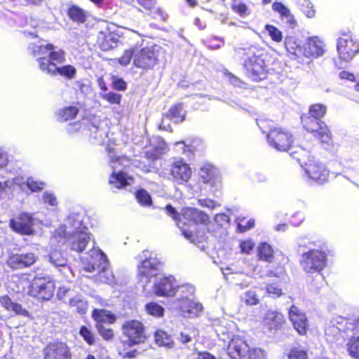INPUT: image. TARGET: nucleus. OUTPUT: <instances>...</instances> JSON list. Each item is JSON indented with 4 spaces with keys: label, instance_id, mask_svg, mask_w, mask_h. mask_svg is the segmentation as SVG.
<instances>
[{
    "label": "nucleus",
    "instance_id": "f257e3e1",
    "mask_svg": "<svg viewBox=\"0 0 359 359\" xmlns=\"http://www.w3.org/2000/svg\"><path fill=\"white\" fill-rule=\"evenodd\" d=\"M132 59L135 67L147 72L154 69L159 64L158 50L156 45L146 46L139 49L137 46L124 50L117 59L121 66H128Z\"/></svg>",
    "mask_w": 359,
    "mask_h": 359
},
{
    "label": "nucleus",
    "instance_id": "f03ea898",
    "mask_svg": "<svg viewBox=\"0 0 359 359\" xmlns=\"http://www.w3.org/2000/svg\"><path fill=\"white\" fill-rule=\"evenodd\" d=\"M257 124L264 133H266L267 142L274 149L285 152L293 147L295 138L289 129L281 126L273 127V121L266 118H257Z\"/></svg>",
    "mask_w": 359,
    "mask_h": 359
},
{
    "label": "nucleus",
    "instance_id": "7ed1b4c3",
    "mask_svg": "<svg viewBox=\"0 0 359 359\" xmlns=\"http://www.w3.org/2000/svg\"><path fill=\"white\" fill-rule=\"evenodd\" d=\"M237 53L240 60L243 61L248 78L255 82L266 79L268 69L265 55L261 50L256 47H249L239 49Z\"/></svg>",
    "mask_w": 359,
    "mask_h": 359
},
{
    "label": "nucleus",
    "instance_id": "20e7f679",
    "mask_svg": "<svg viewBox=\"0 0 359 359\" xmlns=\"http://www.w3.org/2000/svg\"><path fill=\"white\" fill-rule=\"evenodd\" d=\"M32 54L37 57L39 67L45 73L48 72L55 62L62 65L66 60L65 51L61 48L56 50V47L50 43L35 46Z\"/></svg>",
    "mask_w": 359,
    "mask_h": 359
},
{
    "label": "nucleus",
    "instance_id": "39448f33",
    "mask_svg": "<svg viewBox=\"0 0 359 359\" xmlns=\"http://www.w3.org/2000/svg\"><path fill=\"white\" fill-rule=\"evenodd\" d=\"M55 288V282L50 277L36 276L28 286L27 294L40 302H46L54 296Z\"/></svg>",
    "mask_w": 359,
    "mask_h": 359
},
{
    "label": "nucleus",
    "instance_id": "423d86ee",
    "mask_svg": "<svg viewBox=\"0 0 359 359\" xmlns=\"http://www.w3.org/2000/svg\"><path fill=\"white\" fill-rule=\"evenodd\" d=\"M327 255L321 249H311L301 256L300 266L306 273H320L327 265Z\"/></svg>",
    "mask_w": 359,
    "mask_h": 359
},
{
    "label": "nucleus",
    "instance_id": "0eeeda50",
    "mask_svg": "<svg viewBox=\"0 0 359 359\" xmlns=\"http://www.w3.org/2000/svg\"><path fill=\"white\" fill-rule=\"evenodd\" d=\"M90 260L88 261L83 269L88 272L97 271V279L100 282L108 283L112 276L107 266L105 255L100 250H90Z\"/></svg>",
    "mask_w": 359,
    "mask_h": 359
},
{
    "label": "nucleus",
    "instance_id": "6e6552de",
    "mask_svg": "<svg viewBox=\"0 0 359 359\" xmlns=\"http://www.w3.org/2000/svg\"><path fill=\"white\" fill-rule=\"evenodd\" d=\"M123 335L130 346L144 344L148 339L144 324L138 320H128L121 326Z\"/></svg>",
    "mask_w": 359,
    "mask_h": 359
},
{
    "label": "nucleus",
    "instance_id": "1a4fd4ad",
    "mask_svg": "<svg viewBox=\"0 0 359 359\" xmlns=\"http://www.w3.org/2000/svg\"><path fill=\"white\" fill-rule=\"evenodd\" d=\"M162 262L156 257H147L137 266V276L139 281L149 283L153 277L160 273Z\"/></svg>",
    "mask_w": 359,
    "mask_h": 359
},
{
    "label": "nucleus",
    "instance_id": "9d476101",
    "mask_svg": "<svg viewBox=\"0 0 359 359\" xmlns=\"http://www.w3.org/2000/svg\"><path fill=\"white\" fill-rule=\"evenodd\" d=\"M337 50L340 59L351 60L359 53V41L348 33H343L337 39Z\"/></svg>",
    "mask_w": 359,
    "mask_h": 359
},
{
    "label": "nucleus",
    "instance_id": "9b49d317",
    "mask_svg": "<svg viewBox=\"0 0 359 359\" xmlns=\"http://www.w3.org/2000/svg\"><path fill=\"white\" fill-rule=\"evenodd\" d=\"M306 130L313 135L321 144H330L332 142V134L329 126L325 123H315L309 118H306L304 121V127Z\"/></svg>",
    "mask_w": 359,
    "mask_h": 359
},
{
    "label": "nucleus",
    "instance_id": "f8f14e48",
    "mask_svg": "<svg viewBox=\"0 0 359 359\" xmlns=\"http://www.w3.org/2000/svg\"><path fill=\"white\" fill-rule=\"evenodd\" d=\"M179 286L173 276H163L156 280L153 285V292L157 297H175Z\"/></svg>",
    "mask_w": 359,
    "mask_h": 359
},
{
    "label": "nucleus",
    "instance_id": "ddd939ff",
    "mask_svg": "<svg viewBox=\"0 0 359 359\" xmlns=\"http://www.w3.org/2000/svg\"><path fill=\"white\" fill-rule=\"evenodd\" d=\"M170 175L174 182L182 185L189 181L192 176V170L187 163L183 159H179L170 165Z\"/></svg>",
    "mask_w": 359,
    "mask_h": 359
},
{
    "label": "nucleus",
    "instance_id": "4468645a",
    "mask_svg": "<svg viewBox=\"0 0 359 359\" xmlns=\"http://www.w3.org/2000/svg\"><path fill=\"white\" fill-rule=\"evenodd\" d=\"M33 218L25 212L20 213L17 217L12 218L9 221L10 228L15 233L22 236H29L33 234Z\"/></svg>",
    "mask_w": 359,
    "mask_h": 359
},
{
    "label": "nucleus",
    "instance_id": "2eb2a0df",
    "mask_svg": "<svg viewBox=\"0 0 359 359\" xmlns=\"http://www.w3.org/2000/svg\"><path fill=\"white\" fill-rule=\"evenodd\" d=\"M45 359H72L70 348L63 341H55L48 343L43 350Z\"/></svg>",
    "mask_w": 359,
    "mask_h": 359
},
{
    "label": "nucleus",
    "instance_id": "dca6fc26",
    "mask_svg": "<svg viewBox=\"0 0 359 359\" xmlns=\"http://www.w3.org/2000/svg\"><path fill=\"white\" fill-rule=\"evenodd\" d=\"M37 260V255L32 252L12 253L8 257L6 264L13 269H20L30 267Z\"/></svg>",
    "mask_w": 359,
    "mask_h": 359
},
{
    "label": "nucleus",
    "instance_id": "f3484780",
    "mask_svg": "<svg viewBox=\"0 0 359 359\" xmlns=\"http://www.w3.org/2000/svg\"><path fill=\"white\" fill-rule=\"evenodd\" d=\"M304 169L309 179L319 184H323L329 180L330 170L324 164L315 159L309 163Z\"/></svg>",
    "mask_w": 359,
    "mask_h": 359
},
{
    "label": "nucleus",
    "instance_id": "a211bd4d",
    "mask_svg": "<svg viewBox=\"0 0 359 359\" xmlns=\"http://www.w3.org/2000/svg\"><path fill=\"white\" fill-rule=\"evenodd\" d=\"M325 53V44L318 36H311L306 40L303 48V55L308 58H318Z\"/></svg>",
    "mask_w": 359,
    "mask_h": 359
},
{
    "label": "nucleus",
    "instance_id": "6ab92c4d",
    "mask_svg": "<svg viewBox=\"0 0 359 359\" xmlns=\"http://www.w3.org/2000/svg\"><path fill=\"white\" fill-rule=\"evenodd\" d=\"M198 175L200 182L212 187L217 186L221 182L217 168L210 163H204L199 168Z\"/></svg>",
    "mask_w": 359,
    "mask_h": 359
},
{
    "label": "nucleus",
    "instance_id": "aec40b11",
    "mask_svg": "<svg viewBox=\"0 0 359 359\" xmlns=\"http://www.w3.org/2000/svg\"><path fill=\"white\" fill-rule=\"evenodd\" d=\"M248 349V344L242 337L234 336L229 342L227 354L231 359H243Z\"/></svg>",
    "mask_w": 359,
    "mask_h": 359
},
{
    "label": "nucleus",
    "instance_id": "412c9836",
    "mask_svg": "<svg viewBox=\"0 0 359 359\" xmlns=\"http://www.w3.org/2000/svg\"><path fill=\"white\" fill-rule=\"evenodd\" d=\"M285 323L284 316L277 311H268L264 319V328L271 333L282 330Z\"/></svg>",
    "mask_w": 359,
    "mask_h": 359
},
{
    "label": "nucleus",
    "instance_id": "4be33fe9",
    "mask_svg": "<svg viewBox=\"0 0 359 359\" xmlns=\"http://www.w3.org/2000/svg\"><path fill=\"white\" fill-rule=\"evenodd\" d=\"M289 318L297 332L300 335H306L309 324L305 314L300 312L296 306L292 305L289 311Z\"/></svg>",
    "mask_w": 359,
    "mask_h": 359
},
{
    "label": "nucleus",
    "instance_id": "5701e85b",
    "mask_svg": "<svg viewBox=\"0 0 359 359\" xmlns=\"http://www.w3.org/2000/svg\"><path fill=\"white\" fill-rule=\"evenodd\" d=\"M119 42L118 35L108 29L98 33L97 44L102 51H108L116 48Z\"/></svg>",
    "mask_w": 359,
    "mask_h": 359
},
{
    "label": "nucleus",
    "instance_id": "b1692460",
    "mask_svg": "<svg viewBox=\"0 0 359 359\" xmlns=\"http://www.w3.org/2000/svg\"><path fill=\"white\" fill-rule=\"evenodd\" d=\"M182 217L197 225L208 226L210 223L209 215L196 208H187L183 210Z\"/></svg>",
    "mask_w": 359,
    "mask_h": 359
},
{
    "label": "nucleus",
    "instance_id": "393cba45",
    "mask_svg": "<svg viewBox=\"0 0 359 359\" xmlns=\"http://www.w3.org/2000/svg\"><path fill=\"white\" fill-rule=\"evenodd\" d=\"M160 158L157 148H153L144 152L143 156L137 161V168L144 172H149L154 168L156 161Z\"/></svg>",
    "mask_w": 359,
    "mask_h": 359
},
{
    "label": "nucleus",
    "instance_id": "a878e982",
    "mask_svg": "<svg viewBox=\"0 0 359 359\" xmlns=\"http://www.w3.org/2000/svg\"><path fill=\"white\" fill-rule=\"evenodd\" d=\"M327 107L325 105L320 103H316L310 105L308 114H303L301 116V122L304 127V121L307 118L316 124L322 123L321 119L325 116Z\"/></svg>",
    "mask_w": 359,
    "mask_h": 359
},
{
    "label": "nucleus",
    "instance_id": "bb28decb",
    "mask_svg": "<svg viewBox=\"0 0 359 359\" xmlns=\"http://www.w3.org/2000/svg\"><path fill=\"white\" fill-rule=\"evenodd\" d=\"M91 317L95 322V327L104 325V323L113 324L116 320V316L110 311L102 309H94Z\"/></svg>",
    "mask_w": 359,
    "mask_h": 359
},
{
    "label": "nucleus",
    "instance_id": "cd10ccee",
    "mask_svg": "<svg viewBox=\"0 0 359 359\" xmlns=\"http://www.w3.org/2000/svg\"><path fill=\"white\" fill-rule=\"evenodd\" d=\"M70 248L72 250L81 252L86 248L90 240L89 233L83 231H77L72 234Z\"/></svg>",
    "mask_w": 359,
    "mask_h": 359
},
{
    "label": "nucleus",
    "instance_id": "c85d7f7f",
    "mask_svg": "<svg viewBox=\"0 0 359 359\" xmlns=\"http://www.w3.org/2000/svg\"><path fill=\"white\" fill-rule=\"evenodd\" d=\"M57 65L59 64L55 62L46 74L52 76L60 75L67 79H72L75 77L76 69L73 65L57 66Z\"/></svg>",
    "mask_w": 359,
    "mask_h": 359
},
{
    "label": "nucleus",
    "instance_id": "c756f323",
    "mask_svg": "<svg viewBox=\"0 0 359 359\" xmlns=\"http://www.w3.org/2000/svg\"><path fill=\"white\" fill-rule=\"evenodd\" d=\"M1 306L8 311H13L16 315L22 316H29V312L23 309L22 305L17 302H13L8 295H4L0 298Z\"/></svg>",
    "mask_w": 359,
    "mask_h": 359
},
{
    "label": "nucleus",
    "instance_id": "7c9ffc66",
    "mask_svg": "<svg viewBox=\"0 0 359 359\" xmlns=\"http://www.w3.org/2000/svg\"><path fill=\"white\" fill-rule=\"evenodd\" d=\"M154 337V342L158 346L172 348L175 346L172 336L162 329L156 330Z\"/></svg>",
    "mask_w": 359,
    "mask_h": 359
},
{
    "label": "nucleus",
    "instance_id": "2f4dec72",
    "mask_svg": "<svg viewBox=\"0 0 359 359\" xmlns=\"http://www.w3.org/2000/svg\"><path fill=\"white\" fill-rule=\"evenodd\" d=\"M182 109V103H176L171 106L163 116L170 121L182 123L186 119V113L183 111Z\"/></svg>",
    "mask_w": 359,
    "mask_h": 359
},
{
    "label": "nucleus",
    "instance_id": "473e14b6",
    "mask_svg": "<svg viewBox=\"0 0 359 359\" xmlns=\"http://www.w3.org/2000/svg\"><path fill=\"white\" fill-rule=\"evenodd\" d=\"M165 212L168 215L170 216L177 224L179 227L181 229L182 235L187 239L190 240L191 242L194 243L195 240L194 238V234L191 231L186 230L182 226H180V215L176 210V209L171 205L168 204L165 207Z\"/></svg>",
    "mask_w": 359,
    "mask_h": 359
},
{
    "label": "nucleus",
    "instance_id": "72a5a7b5",
    "mask_svg": "<svg viewBox=\"0 0 359 359\" xmlns=\"http://www.w3.org/2000/svg\"><path fill=\"white\" fill-rule=\"evenodd\" d=\"M292 157L295 159L304 168L311 163L314 158L311 156V151L302 147H299L291 154Z\"/></svg>",
    "mask_w": 359,
    "mask_h": 359
},
{
    "label": "nucleus",
    "instance_id": "f704fd0d",
    "mask_svg": "<svg viewBox=\"0 0 359 359\" xmlns=\"http://www.w3.org/2000/svg\"><path fill=\"white\" fill-rule=\"evenodd\" d=\"M67 15L71 20L78 24L84 23L87 18V12L76 5H70Z\"/></svg>",
    "mask_w": 359,
    "mask_h": 359
},
{
    "label": "nucleus",
    "instance_id": "c9c22d12",
    "mask_svg": "<svg viewBox=\"0 0 359 359\" xmlns=\"http://www.w3.org/2000/svg\"><path fill=\"white\" fill-rule=\"evenodd\" d=\"M286 359H309V348L302 345L291 346L285 353Z\"/></svg>",
    "mask_w": 359,
    "mask_h": 359
},
{
    "label": "nucleus",
    "instance_id": "e433bc0d",
    "mask_svg": "<svg viewBox=\"0 0 359 359\" xmlns=\"http://www.w3.org/2000/svg\"><path fill=\"white\" fill-rule=\"evenodd\" d=\"M79 109L76 106L65 107L57 112V120L61 122L72 120L78 115Z\"/></svg>",
    "mask_w": 359,
    "mask_h": 359
},
{
    "label": "nucleus",
    "instance_id": "4c0bfd02",
    "mask_svg": "<svg viewBox=\"0 0 359 359\" xmlns=\"http://www.w3.org/2000/svg\"><path fill=\"white\" fill-rule=\"evenodd\" d=\"M257 255L259 260L271 262L273 258V250L269 244L262 243L257 248Z\"/></svg>",
    "mask_w": 359,
    "mask_h": 359
},
{
    "label": "nucleus",
    "instance_id": "58836bf2",
    "mask_svg": "<svg viewBox=\"0 0 359 359\" xmlns=\"http://www.w3.org/2000/svg\"><path fill=\"white\" fill-rule=\"evenodd\" d=\"M109 182L117 189H122L129 184L127 180V174L123 171L112 172L110 175Z\"/></svg>",
    "mask_w": 359,
    "mask_h": 359
},
{
    "label": "nucleus",
    "instance_id": "ea45409f",
    "mask_svg": "<svg viewBox=\"0 0 359 359\" xmlns=\"http://www.w3.org/2000/svg\"><path fill=\"white\" fill-rule=\"evenodd\" d=\"M146 313L153 317L160 318L164 316L165 309L156 302H149L144 305Z\"/></svg>",
    "mask_w": 359,
    "mask_h": 359
},
{
    "label": "nucleus",
    "instance_id": "a19ab883",
    "mask_svg": "<svg viewBox=\"0 0 359 359\" xmlns=\"http://www.w3.org/2000/svg\"><path fill=\"white\" fill-rule=\"evenodd\" d=\"M69 306L75 308V311L78 314L83 316L88 311V304L87 301L78 297H74L69 299Z\"/></svg>",
    "mask_w": 359,
    "mask_h": 359
},
{
    "label": "nucleus",
    "instance_id": "79ce46f5",
    "mask_svg": "<svg viewBox=\"0 0 359 359\" xmlns=\"http://www.w3.org/2000/svg\"><path fill=\"white\" fill-rule=\"evenodd\" d=\"M348 354L353 358L359 359V336L351 337L347 344Z\"/></svg>",
    "mask_w": 359,
    "mask_h": 359
},
{
    "label": "nucleus",
    "instance_id": "37998d69",
    "mask_svg": "<svg viewBox=\"0 0 359 359\" xmlns=\"http://www.w3.org/2000/svg\"><path fill=\"white\" fill-rule=\"evenodd\" d=\"M285 46L287 51L292 55H297L301 52V46L293 36H287L285 39Z\"/></svg>",
    "mask_w": 359,
    "mask_h": 359
},
{
    "label": "nucleus",
    "instance_id": "c03bdc74",
    "mask_svg": "<svg viewBox=\"0 0 359 359\" xmlns=\"http://www.w3.org/2000/svg\"><path fill=\"white\" fill-rule=\"evenodd\" d=\"M138 4L150 14L162 15V11L156 7V0H137Z\"/></svg>",
    "mask_w": 359,
    "mask_h": 359
},
{
    "label": "nucleus",
    "instance_id": "a18cd8bd",
    "mask_svg": "<svg viewBox=\"0 0 359 359\" xmlns=\"http://www.w3.org/2000/svg\"><path fill=\"white\" fill-rule=\"evenodd\" d=\"M50 262L55 266H64L67 262V258L60 250H55L49 255Z\"/></svg>",
    "mask_w": 359,
    "mask_h": 359
},
{
    "label": "nucleus",
    "instance_id": "49530a36",
    "mask_svg": "<svg viewBox=\"0 0 359 359\" xmlns=\"http://www.w3.org/2000/svg\"><path fill=\"white\" fill-rule=\"evenodd\" d=\"M135 198L137 202L142 206H150L152 199L150 194L144 189H140L135 191Z\"/></svg>",
    "mask_w": 359,
    "mask_h": 359
},
{
    "label": "nucleus",
    "instance_id": "de8ad7c7",
    "mask_svg": "<svg viewBox=\"0 0 359 359\" xmlns=\"http://www.w3.org/2000/svg\"><path fill=\"white\" fill-rule=\"evenodd\" d=\"M243 359H266V352L257 347L249 348Z\"/></svg>",
    "mask_w": 359,
    "mask_h": 359
},
{
    "label": "nucleus",
    "instance_id": "09e8293b",
    "mask_svg": "<svg viewBox=\"0 0 359 359\" xmlns=\"http://www.w3.org/2000/svg\"><path fill=\"white\" fill-rule=\"evenodd\" d=\"M265 290L268 295L273 298L280 297L283 294L282 288L276 282L267 283Z\"/></svg>",
    "mask_w": 359,
    "mask_h": 359
},
{
    "label": "nucleus",
    "instance_id": "8fccbe9b",
    "mask_svg": "<svg viewBox=\"0 0 359 359\" xmlns=\"http://www.w3.org/2000/svg\"><path fill=\"white\" fill-rule=\"evenodd\" d=\"M265 29L267 31L271 39L276 43H280L283 40V34L276 27L272 25H266Z\"/></svg>",
    "mask_w": 359,
    "mask_h": 359
},
{
    "label": "nucleus",
    "instance_id": "3c124183",
    "mask_svg": "<svg viewBox=\"0 0 359 359\" xmlns=\"http://www.w3.org/2000/svg\"><path fill=\"white\" fill-rule=\"evenodd\" d=\"M79 333L88 345L91 346L95 344V340L94 334L86 325L80 327Z\"/></svg>",
    "mask_w": 359,
    "mask_h": 359
},
{
    "label": "nucleus",
    "instance_id": "603ef678",
    "mask_svg": "<svg viewBox=\"0 0 359 359\" xmlns=\"http://www.w3.org/2000/svg\"><path fill=\"white\" fill-rule=\"evenodd\" d=\"M255 226V220L253 219H247L245 217L238 219L237 224V229L240 233H244Z\"/></svg>",
    "mask_w": 359,
    "mask_h": 359
},
{
    "label": "nucleus",
    "instance_id": "864d4df0",
    "mask_svg": "<svg viewBox=\"0 0 359 359\" xmlns=\"http://www.w3.org/2000/svg\"><path fill=\"white\" fill-rule=\"evenodd\" d=\"M324 277L322 274L317 273L314 278H312L309 282L310 288L314 291H318L323 285Z\"/></svg>",
    "mask_w": 359,
    "mask_h": 359
},
{
    "label": "nucleus",
    "instance_id": "5fc2aeb1",
    "mask_svg": "<svg viewBox=\"0 0 359 359\" xmlns=\"http://www.w3.org/2000/svg\"><path fill=\"white\" fill-rule=\"evenodd\" d=\"M100 335L106 341H110L114 337L113 329L107 328L104 325L95 327Z\"/></svg>",
    "mask_w": 359,
    "mask_h": 359
},
{
    "label": "nucleus",
    "instance_id": "6e6d98bb",
    "mask_svg": "<svg viewBox=\"0 0 359 359\" xmlns=\"http://www.w3.org/2000/svg\"><path fill=\"white\" fill-rule=\"evenodd\" d=\"M121 95L114 92H109L104 95H102V98L109 104H119L121 101Z\"/></svg>",
    "mask_w": 359,
    "mask_h": 359
},
{
    "label": "nucleus",
    "instance_id": "4d7b16f0",
    "mask_svg": "<svg viewBox=\"0 0 359 359\" xmlns=\"http://www.w3.org/2000/svg\"><path fill=\"white\" fill-rule=\"evenodd\" d=\"M244 302L249 306L257 305L259 303V297L255 291L248 290L244 294Z\"/></svg>",
    "mask_w": 359,
    "mask_h": 359
},
{
    "label": "nucleus",
    "instance_id": "13d9d810",
    "mask_svg": "<svg viewBox=\"0 0 359 359\" xmlns=\"http://www.w3.org/2000/svg\"><path fill=\"white\" fill-rule=\"evenodd\" d=\"M240 251L243 254L249 255L255 248V243L251 240H242L239 243Z\"/></svg>",
    "mask_w": 359,
    "mask_h": 359
},
{
    "label": "nucleus",
    "instance_id": "bf43d9fd",
    "mask_svg": "<svg viewBox=\"0 0 359 359\" xmlns=\"http://www.w3.org/2000/svg\"><path fill=\"white\" fill-rule=\"evenodd\" d=\"M238 0H233L231 4L232 10L236 13L239 14L241 16L245 15L247 14L248 7L243 2H237Z\"/></svg>",
    "mask_w": 359,
    "mask_h": 359
},
{
    "label": "nucleus",
    "instance_id": "052dcab7",
    "mask_svg": "<svg viewBox=\"0 0 359 359\" xmlns=\"http://www.w3.org/2000/svg\"><path fill=\"white\" fill-rule=\"evenodd\" d=\"M273 11L279 13L282 16L288 17L290 15V10L281 2H274L272 4Z\"/></svg>",
    "mask_w": 359,
    "mask_h": 359
},
{
    "label": "nucleus",
    "instance_id": "680f3d73",
    "mask_svg": "<svg viewBox=\"0 0 359 359\" xmlns=\"http://www.w3.org/2000/svg\"><path fill=\"white\" fill-rule=\"evenodd\" d=\"M112 88L116 90L124 91L127 88V83L122 78L113 77Z\"/></svg>",
    "mask_w": 359,
    "mask_h": 359
},
{
    "label": "nucleus",
    "instance_id": "e2e57ef3",
    "mask_svg": "<svg viewBox=\"0 0 359 359\" xmlns=\"http://www.w3.org/2000/svg\"><path fill=\"white\" fill-rule=\"evenodd\" d=\"M185 304H187V306L186 308H183V307L181 308V309L183 311H187L188 313H191L192 312V309H196V311H200V310L202 309V305L201 304L195 303L193 301H191V300H189L188 299H186Z\"/></svg>",
    "mask_w": 359,
    "mask_h": 359
},
{
    "label": "nucleus",
    "instance_id": "0e129e2a",
    "mask_svg": "<svg viewBox=\"0 0 359 359\" xmlns=\"http://www.w3.org/2000/svg\"><path fill=\"white\" fill-rule=\"evenodd\" d=\"M198 204L201 207L208 208L211 210L215 209L216 207V202L210 198H199Z\"/></svg>",
    "mask_w": 359,
    "mask_h": 359
},
{
    "label": "nucleus",
    "instance_id": "69168bd1",
    "mask_svg": "<svg viewBox=\"0 0 359 359\" xmlns=\"http://www.w3.org/2000/svg\"><path fill=\"white\" fill-rule=\"evenodd\" d=\"M43 199L44 203H48L50 205L54 206L57 205V199L55 196L52 194H45L43 196Z\"/></svg>",
    "mask_w": 359,
    "mask_h": 359
},
{
    "label": "nucleus",
    "instance_id": "338daca9",
    "mask_svg": "<svg viewBox=\"0 0 359 359\" xmlns=\"http://www.w3.org/2000/svg\"><path fill=\"white\" fill-rule=\"evenodd\" d=\"M339 76L341 79H346L351 81H354L355 79V77L353 73L345 70L340 72Z\"/></svg>",
    "mask_w": 359,
    "mask_h": 359
},
{
    "label": "nucleus",
    "instance_id": "774afa93",
    "mask_svg": "<svg viewBox=\"0 0 359 359\" xmlns=\"http://www.w3.org/2000/svg\"><path fill=\"white\" fill-rule=\"evenodd\" d=\"M196 359H217V358L208 351H198Z\"/></svg>",
    "mask_w": 359,
    "mask_h": 359
}]
</instances>
